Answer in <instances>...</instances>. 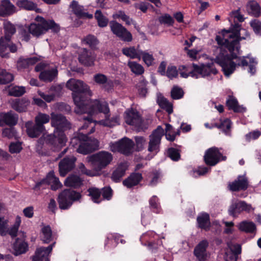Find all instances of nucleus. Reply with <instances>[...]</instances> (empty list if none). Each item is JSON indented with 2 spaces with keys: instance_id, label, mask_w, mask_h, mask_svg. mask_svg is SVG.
Here are the masks:
<instances>
[{
  "instance_id": "nucleus-4",
  "label": "nucleus",
  "mask_w": 261,
  "mask_h": 261,
  "mask_svg": "<svg viewBox=\"0 0 261 261\" xmlns=\"http://www.w3.org/2000/svg\"><path fill=\"white\" fill-rule=\"evenodd\" d=\"M5 36L0 39V56L2 58H7L9 51L15 53L17 48L16 45L11 41V38L16 31L15 25L9 21H5L3 24Z\"/></svg>"
},
{
  "instance_id": "nucleus-63",
  "label": "nucleus",
  "mask_w": 261,
  "mask_h": 261,
  "mask_svg": "<svg viewBox=\"0 0 261 261\" xmlns=\"http://www.w3.org/2000/svg\"><path fill=\"white\" fill-rule=\"evenodd\" d=\"M113 191L110 187H105L102 189L101 194L104 199L110 200L112 196Z\"/></svg>"
},
{
  "instance_id": "nucleus-13",
  "label": "nucleus",
  "mask_w": 261,
  "mask_h": 261,
  "mask_svg": "<svg viewBox=\"0 0 261 261\" xmlns=\"http://www.w3.org/2000/svg\"><path fill=\"white\" fill-rule=\"evenodd\" d=\"M125 122L135 127L138 132L143 130V120L139 112L134 109H127L124 113Z\"/></svg>"
},
{
  "instance_id": "nucleus-26",
  "label": "nucleus",
  "mask_w": 261,
  "mask_h": 261,
  "mask_svg": "<svg viewBox=\"0 0 261 261\" xmlns=\"http://www.w3.org/2000/svg\"><path fill=\"white\" fill-rule=\"evenodd\" d=\"M18 120V115L12 111L0 113V125H3V123H5L10 126H14L17 124Z\"/></svg>"
},
{
  "instance_id": "nucleus-56",
  "label": "nucleus",
  "mask_w": 261,
  "mask_h": 261,
  "mask_svg": "<svg viewBox=\"0 0 261 261\" xmlns=\"http://www.w3.org/2000/svg\"><path fill=\"white\" fill-rule=\"evenodd\" d=\"M165 130V136L167 140L171 142L173 141L175 139L176 134L172 126L169 124H166Z\"/></svg>"
},
{
  "instance_id": "nucleus-27",
  "label": "nucleus",
  "mask_w": 261,
  "mask_h": 261,
  "mask_svg": "<svg viewBox=\"0 0 261 261\" xmlns=\"http://www.w3.org/2000/svg\"><path fill=\"white\" fill-rule=\"evenodd\" d=\"M72 12L80 18H93V15L84 11V7L79 5L78 2L72 1L69 5Z\"/></svg>"
},
{
  "instance_id": "nucleus-47",
  "label": "nucleus",
  "mask_w": 261,
  "mask_h": 261,
  "mask_svg": "<svg viewBox=\"0 0 261 261\" xmlns=\"http://www.w3.org/2000/svg\"><path fill=\"white\" fill-rule=\"evenodd\" d=\"M50 120H51V116L49 115L39 112L35 118V122L44 126V124L48 123Z\"/></svg>"
},
{
  "instance_id": "nucleus-37",
  "label": "nucleus",
  "mask_w": 261,
  "mask_h": 261,
  "mask_svg": "<svg viewBox=\"0 0 261 261\" xmlns=\"http://www.w3.org/2000/svg\"><path fill=\"white\" fill-rule=\"evenodd\" d=\"M16 5L27 10H35L37 13H40L41 11L40 9L37 8L36 3L29 0H18Z\"/></svg>"
},
{
  "instance_id": "nucleus-34",
  "label": "nucleus",
  "mask_w": 261,
  "mask_h": 261,
  "mask_svg": "<svg viewBox=\"0 0 261 261\" xmlns=\"http://www.w3.org/2000/svg\"><path fill=\"white\" fill-rule=\"evenodd\" d=\"M126 163H121L112 173L111 178L115 182H118L124 175L125 171L127 169Z\"/></svg>"
},
{
  "instance_id": "nucleus-10",
  "label": "nucleus",
  "mask_w": 261,
  "mask_h": 261,
  "mask_svg": "<svg viewBox=\"0 0 261 261\" xmlns=\"http://www.w3.org/2000/svg\"><path fill=\"white\" fill-rule=\"evenodd\" d=\"M236 50L230 53V57L228 55H224L223 53H220L215 59V62L219 64L222 68L224 74L226 76H229L236 69L237 64L232 61L233 59H237L236 54L239 53Z\"/></svg>"
},
{
  "instance_id": "nucleus-20",
  "label": "nucleus",
  "mask_w": 261,
  "mask_h": 261,
  "mask_svg": "<svg viewBox=\"0 0 261 261\" xmlns=\"http://www.w3.org/2000/svg\"><path fill=\"white\" fill-rule=\"evenodd\" d=\"M76 158L74 156H66L61 160L59 163L60 175L64 177L75 167Z\"/></svg>"
},
{
  "instance_id": "nucleus-45",
  "label": "nucleus",
  "mask_w": 261,
  "mask_h": 261,
  "mask_svg": "<svg viewBox=\"0 0 261 261\" xmlns=\"http://www.w3.org/2000/svg\"><path fill=\"white\" fill-rule=\"evenodd\" d=\"M14 80V75L6 70L0 69V84H6Z\"/></svg>"
},
{
  "instance_id": "nucleus-53",
  "label": "nucleus",
  "mask_w": 261,
  "mask_h": 261,
  "mask_svg": "<svg viewBox=\"0 0 261 261\" xmlns=\"http://www.w3.org/2000/svg\"><path fill=\"white\" fill-rule=\"evenodd\" d=\"M146 84L147 82L145 80L141 79L136 85L139 94L141 97H145L147 93Z\"/></svg>"
},
{
  "instance_id": "nucleus-61",
  "label": "nucleus",
  "mask_w": 261,
  "mask_h": 261,
  "mask_svg": "<svg viewBox=\"0 0 261 261\" xmlns=\"http://www.w3.org/2000/svg\"><path fill=\"white\" fill-rule=\"evenodd\" d=\"M166 74L170 79L176 77L178 75V71L176 67L174 66H169L167 68Z\"/></svg>"
},
{
  "instance_id": "nucleus-9",
  "label": "nucleus",
  "mask_w": 261,
  "mask_h": 261,
  "mask_svg": "<svg viewBox=\"0 0 261 261\" xmlns=\"http://www.w3.org/2000/svg\"><path fill=\"white\" fill-rule=\"evenodd\" d=\"M81 193L71 189H65L58 196V202L60 208L67 210L75 201H79L82 198Z\"/></svg>"
},
{
  "instance_id": "nucleus-12",
  "label": "nucleus",
  "mask_w": 261,
  "mask_h": 261,
  "mask_svg": "<svg viewBox=\"0 0 261 261\" xmlns=\"http://www.w3.org/2000/svg\"><path fill=\"white\" fill-rule=\"evenodd\" d=\"M51 126L55 128L54 133L64 134V131L70 128L71 124L66 117L61 114L51 113Z\"/></svg>"
},
{
  "instance_id": "nucleus-17",
  "label": "nucleus",
  "mask_w": 261,
  "mask_h": 261,
  "mask_svg": "<svg viewBox=\"0 0 261 261\" xmlns=\"http://www.w3.org/2000/svg\"><path fill=\"white\" fill-rule=\"evenodd\" d=\"M205 163L210 166H214L221 160H225L226 157L223 156L218 148L213 147L208 149L205 152L204 157Z\"/></svg>"
},
{
  "instance_id": "nucleus-1",
  "label": "nucleus",
  "mask_w": 261,
  "mask_h": 261,
  "mask_svg": "<svg viewBox=\"0 0 261 261\" xmlns=\"http://www.w3.org/2000/svg\"><path fill=\"white\" fill-rule=\"evenodd\" d=\"M66 86L72 91V96L76 106L74 112L78 114L87 113L90 106V103L93 100L84 99L82 95L86 94L89 96H92V92L89 86L83 81L74 79L68 80Z\"/></svg>"
},
{
  "instance_id": "nucleus-41",
  "label": "nucleus",
  "mask_w": 261,
  "mask_h": 261,
  "mask_svg": "<svg viewBox=\"0 0 261 261\" xmlns=\"http://www.w3.org/2000/svg\"><path fill=\"white\" fill-rule=\"evenodd\" d=\"M41 238L44 243H49L53 240L52 230L49 226H45L42 228Z\"/></svg>"
},
{
  "instance_id": "nucleus-14",
  "label": "nucleus",
  "mask_w": 261,
  "mask_h": 261,
  "mask_svg": "<svg viewBox=\"0 0 261 261\" xmlns=\"http://www.w3.org/2000/svg\"><path fill=\"white\" fill-rule=\"evenodd\" d=\"M134 146V142L125 137L118 142L110 144V150L112 152H120L125 155L132 153Z\"/></svg>"
},
{
  "instance_id": "nucleus-30",
  "label": "nucleus",
  "mask_w": 261,
  "mask_h": 261,
  "mask_svg": "<svg viewBox=\"0 0 261 261\" xmlns=\"http://www.w3.org/2000/svg\"><path fill=\"white\" fill-rule=\"evenodd\" d=\"M15 11V6L9 0H2L0 4V16L10 15Z\"/></svg>"
},
{
  "instance_id": "nucleus-29",
  "label": "nucleus",
  "mask_w": 261,
  "mask_h": 261,
  "mask_svg": "<svg viewBox=\"0 0 261 261\" xmlns=\"http://www.w3.org/2000/svg\"><path fill=\"white\" fill-rule=\"evenodd\" d=\"M38 61L39 59L36 57L29 58L20 57L17 61V68L18 70H22L28 68L31 66L35 64Z\"/></svg>"
},
{
  "instance_id": "nucleus-58",
  "label": "nucleus",
  "mask_w": 261,
  "mask_h": 261,
  "mask_svg": "<svg viewBox=\"0 0 261 261\" xmlns=\"http://www.w3.org/2000/svg\"><path fill=\"white\" fill-rule=\"evenodd\" d=\"M8 221L3 217H0V234L6 236L8 231Z\"/></svg>"
},
{
  "instance_id": "nucleus-19",
  "label": "nucleus",
  "mask_w": 261,
  "mask_h": 261,
  "mask_svg": "<svg viewBox=\"0 0 261 261\" xmlns=\"http://www.w3.org/2000/svg\"><path fill=\"white\" fill-rule=\"evenodd\" d=\"M249 187V181L246 175H239L233 181L228 184L227 188L232 192L244 191Z\"/></svg>"
},
{
  "instance_id": "nucleus-22",
  "label": "nucleus",
  "mask_w": 261,
  "mask_h": 261,
  "mask_svg": "<svg viewBox=\"0 0 261 261\" xmlns=\"http://www.w3.org/2000/svg\"><path fill=\"white\" fill-rule=\"evenodd\" d=\"M45 184L50 185L51 189L53 190H56L62 187V184L60 182L59 178L55 176L54 172H49L45 179L36 184L34 189L39 188L41 185Z\"/></svg>"
},
{
  "instance_id": "nucleus-35",
  "label": "nucleus",
  "mask_w": 261,
  "mask_h": 261,
  "mask_svg": "<svg viewBox=\"0 0 261 261\" xmlns=\"http://www.w3.org/2000/svg\"><path fill=\"white\" fill-rule=\"evenodd\" d=\"M142 179V176L139 173H133L127 178L123 180V184L128 188H130L137 185Z\"/></svg>"
},
{
  "instance_id": "nucleus-42",
  "label": "nucleus",
  "mask_w": 261,
  "mask_h": 261,
  "mask_svg": "<svg viewBox=\"0 0 261 261\" xmlns=\"http://www.w3.org/2000/svg\"><path fill=\"white\" fill-rule=\"evenodd\" d=\"M199 227L207 230L210 226V216L207 214H203L197 218Z\"/></svg>"
},
{
  "instance_id": "nucleus-44",
  "label": "nucleus",
  "mask_w": 261,
  "mask_h": 261,
  "mask_svg": "<svg viewBox=\"0 0 261 261\" xmlns=\"http://www.w3.org/2000/svg\"><path fill=\"white\" fill-rule=\"evenodd\" d=\"M158 103L160 107L170 114L173 112V106L166 98L162 97L158 99Z\"/></svg>"
},
{
  "instance_id": "nucleus-55",
  "label": "nucleus",
  "mask_w": 261,
  "mask_h": 261,
  "mask_svg": "<svg viewBox=\"0 0 261 261\" xmlns=\"http://www.w3.org/2000/svg\"><path fill=\"white\" fill-rule=\"evenodd\" d=\"M88 191L89 195L91 197L93 201L94 202L99 203V201L98 199L101 195V191L99 189L96 188H89Z\"/></svg>"
},
{
  "instance_id": "nucleus-16",
  "label": "nucleus",
  "mask_w": 261,
  "mask_h": 261,
  "mask_svg": "<svg viewBox=\"0 0 261 261\" xmlns=\"http://www.w3.org/2000/svg\"><path fill=\"white\" fill-rule=\"evenodd\" d=\"M164 135V129L161 126H158L156 129L153 130L149 136L148 151L155 153L159 151L161 139Z\"/></svg>"
},
{
  "instance_id": "nucleus-64",
  "label": "nucleus",
  "mask_w": 261,
  "mask_h": 261,
  "mask_svg": "<svg viewBox=\"0 0 261 261\" xmlns=\"http://www.w3.org/2000/svg\"><path fill=\"white\" fill-rule=\"evenodd\" d=\"M62 87L60 85L52 86L49 89V91L53 92L52 95H55V97L56 96H60L62 93Z\"/></svg>"
},
{
  "instance_id": "nucleus-28",
  "label": "nucleus",
  "mask_w": 261,
  "mask_h": 261,
  "mask_svg": "<svg viewBox=\"0 0 261 261\" xmlns=\"http://www.w3.org/2000/svg\"><path fill=\"white\" fill-rule=\"evenodd\" d=\"M93 81L106 90L111 89L113 87V83L106 75L102 73H97L93 76Z\"/></svg>"
},
{
  "instance_id": "nucleus-52",
  "label": "nucleus",
  "mask_w": 261,
  "mask_h": 261,
  "mask_svg": "<svg viewBox=\"0 0 261 261\" xmlns=\"http://www.w3.org/2000/svg\"><path fill=\"white\" fill-rule=\"evenodd\" d=\"M215 126L221 129L225 134L229 135L231 127V122L229 119H226L221 122L220 124L215 123Z\"/></svg>"
},
{
  "instance_id": "nucleus-57",
  "label": "nucleus",
  "mask_w": 261,
  "mask_h": 261,
  "mask_svg": "<svg viewBox=\"0 0 261 261\" xmlns=\"http://www.w3.org/2000/svg\"><path fill=\"white\" fill-rule=\"evenodd\" d=\"M184 93L182 89L177 86L174 87L171 91V97L174 99H178L182 98Z\"/></svg>"
},
{
  "instance_id": "nucleus-54",
  "label": "nucleus",
  "mask_w": 261,
  "mask_h": 261,
  "mask_svg": "<svg viewBox=\"0 0 261 261\" xmlns=\"http://www.w3.org/2000/svg\"><path fill=\"white\" fill-rule=\"evenodd\" d=\"M82 42L92 48L95 47L98 43L97 39L92 35L87 36L82 40Z\"/></svg>"
},
{
  "instance_id": "nucleus-51",
  "label": "nucleus",
  "mask_w": 261,
  "mask_h": 261,
  "mask_svg": "<svg viewBox=\"0 0 261 261\" xmlns=\"http://www.w3.org/2000/svg\"><path fill=\"white\" fill-rule=\"evenodd\" d=\"M226 105L229 109L232 110L235 112L241 111L242 108L239 106L238 101L233 97H230L226 101Z\"/></svg>"
},
{
  "instance_id": "nucleus-38",
  "label": "nucleus",
  "mask_w": 261,
  "mask_h": 261,
  "mask_svg": "<svg viewBox=\"0 0 261 261\" xmlns=\"http://www.w3.org/2000/svg\"><path fill=\"white\" fill-rule=\"evenodd\" d=\"M246 10L249 15L257 17L260 14V7L259 4L254 1L249 2L246 5Z\"/></svg>"
},
{
  "instance_id": "nucleus-36",
  "label": "nucleus",
  "mask_w": 261,
  "mask_h": 261,
  "mask_svg": "<svg viewBox=\"0 0 261 261\" xmlns=\"http://www.w3.org/2000/svg\"><path fill=\"white\" fill-rule=\"evenodd\" d=\"M83 184L82 179L77 175L71 174L64 181V185L67 187L77 188Z\"/></svg>"
},
{
  "instance_id": "nucleus-31",
  "label": "nucleus",
  "mask_w": 261,
  "mask_h": 261,
  "mask_svg": "<svg viewBox=\"0 0 261 261\" xmlns=\"http://www.w3.org/2000/svg\"><path fill=\"white\" fill-rule=\"evenodd\" d=\"M13 250L16 256L25 253L28 250V244L24 240L17 238L13 244Z\"/></svg>"
},
{
  "instance_id": "nucleus-15",
  "label": "nucleus",
  "mask_w": 261,
  "mask_h": 261,
  "mask_svg": "<svg viewBox=\"0 0 261 261\" xmlns=\"http://www.w3.org/2000/svg\"><path fill=\"white\" fill-rule=\"evenodd\" d=\"M111 31L114 35L124 42H130L133 40L132 34L121 24L116 21H111L109 24Z\"/></svg>"
},
{
  "instance_id": "nucleus-59",
  "label": "nucleus",
  "mask_w": 261,
  "mask_h": 261,
  "mask_svg": "<svg viewBox=\"0 0 261 261\" xmlns=\"http://www.w3.org/2000/svg\"><path fill=\"white\" fill-rule=\"evenodd\" d=\"M167 154L168 156L174 161H178L180 157L178 150L174 148H169L167 151Z\"/></svg>"
},
{
  "instance_id": "nucleus-48",
  "label": "nucleus",
  "mask_w": 261,
  "mask_h": 261,
  "mask_svg": "<svg viewBox=\"0 0 261 261\" xmlns=\"http://www.w3.org/2000/svg\"><path fill=\"white\" fill-rule=\"evenodd\" d=\"M142 57L143 62L147 66L153 65L154 58L152 54L146 51L141 50L140 53V58Z\"/></svg>"
},
{
  "instance_id": "nucleus-43",
  "label": "nucleus",
  "mask_w": 261,
  "mask_h": 261,
  "mask_svg": "<svg viewBox=\"0 0 261 261\" xmlns=\"http://www.w3.org/2000/svg\"><path fill=\"white\" fill-rule=\"evenodd\" d=\"M8 90L9 95L15 97L21 96L25 92L24 87L17 86H10Z\"/></svg>"
},
{
  "instance_id": "nucleus-5",
  "label": "nucleus",
  "mask_w": 261,
  "mask_h": 261,
  "mask_svg": "<svg viewBox=\"0 0 261 261\" xmlns=\"http://www.w3.org/2000/svg\"><path fill=\"white\" fill-rule=\"evenodd\" d=\"M179 69L180 71V74L181 76L185 78L189 76L197 78L198 74L201 75L202 77L209 76L212 74L215 75L218 72L213 63L200 66L195 64L187 67L181 66Z\"/></svg>"
},
{
  "instance_id": "nucleus-8",
  "label": "nucleus",
  "mask_w": 261,
  "mask_h": 261,
  "mask_svg": "<svg viewBox=\"0 0 261 261\" xmlns=\"http://www.w3.org/2000/svg\"><path fill=\"white\" fill-rule=\"evenodd\" d=\"M113 155L109 152L101 151L87 157L95 172H98L105 169L112 162Z\"/></svg>"
},
{
  "instance_id": "nucleus-46",
  "label": "nucleus",
  "mask_w": 261,
  "mask_h": 261,
  "mask_svg": "<svg viewBox=\"0 0 261 261\" xmlns=\"http://www.w3.org/2000/svg\"><path fill=\"white\" fill-rule=\"evenodd\" d=\"M94 17L97 21L98 25L99 27H106L109 22V19L103 15L100 10H96Z\"/></svg>"
},
{
  "instance_id": "nucleus-6",
  "label": "nucleus",
  "mask_w": 261,
  "mask_h": 261,
  "mask_svg": "<svg viewBox=\"0 0 261 261\" xmlns=\"http://www.w3.org/2000/svg\"><path fill=\"white\" fill-rule=\"evenodd\" d=\"M36 23H32L28 27L29 32L33 36L39 37L46 33L49 30L57 33L60 30V26L53 20H46L43 17L37 16L35 19Z\"/></svg>"
},
{
  "instance_id": "nucleus-49",
  "label": "nucleus",
  "mask_w": 261,
  "mask_h": 261,
  "mask_svg": "<svg viewBox=\"0 0 261 261\" xmlns=\"http://www.w3.org/2000/svg\"><path fill=\"white\" fill-rule=\"evenodd\" d=\"M128 66L131 69V71L136 74L140 75L144 73V69L143 67L136 62H128Z\"/></svg>"
},
{
  "instance_id": "nucleus-39",
  "label": "nucleus",
  "mask_w": 261,
  "mask_h": 261,
  "mask_svg": "<svg viewBox=\"0 0 261 261\" xmlns=\"http://www.w3.org/2000/svg\"><path fill=\"white\" fill-rule=\"evenodd\" d=\"M238 229L247 233H253L256 231L255 224L251 221H243L238 225Z\"/></svg>"
},
{
  "instance_id": "nucleus-2",
  "label": "nucleus",
  "mask_w": 261,
  "mask_h": 261,
  "mask_svg": "<svg viewBox=\"0 0 261 261\" xmlns=\"http://www.w3.org/2000/svg\"><path fill=\"white\" fill-rule=\"evenodd\" d=\"M241 25L238 23H235L228 31H224L226 34H224L223 37L216 36V41L221 46V48L224 47L230 53L236 50L238 51L240 49V41L245 39V37L241 36Z\"/></svg>"
},
{
  "instance_id": "nucleus-23",
  "label": "nucleus",
  "mask_w": 261,
  "mask_h": 261,
  "mask_svg": "<svg viewBox=\"0 0 261 261\" xmlns=\"http://www.w3.org/2000/svg\"><path fill=\"white\" fill-rule=\"evenodd\" d=\"M55 244V242L46 248L42 247L37 248L35 255L32 257V261H49L48 256Z\"/></svg>"
},
{
  "instance_id": "nucleus-11",
  "label": "nucleus",
  "mask_w": 261,
  "mask_h": 261,
  "mask_svg": "<svg viewBox=\"0 0 261 261\" xmlns=\"http://www.w3.org/2000/svg\"><path fill=\"white\" fill-rule=\"evenodd\" d=\"M65 134H44L39 140L38 142L41 144H46L54 149H59L64 146L67 142Z\"/></svg>"
},
{
  "instance_id": "nucleus-60",
  "label": "nucleus",
  "mask_w": 261,
  "mask_h": 261,
  "mask_svg": "<svg viewBox=\"0 0 261 261\" xmlns=\"http://www.w3.org/2000/svg\"><path fill=\"white\" fill-rule=\"evenodd\" d=\"M250 24L256 34H261V21L257 19H254L250 22Z\"/></svg>"
},
{
  "instance_id": "nucleus-40",
  "label": "nucleus",
  "mask_w": 261,
  "mask_h": 261,
  "mask_svg": "<svg viewBox=\"0 0 261 261\" xmlns=\"http://www.w3.org/2000/svg\"><path fill=\"white\" fill-rule=\"evenodd\" d=\"M141 50L136 48L134 46L125 47L122 49V53L131 59H138L140 60Z\"/></svg>"
},
{
  "instance_id": "nucleus-21",
  "label": "nucleus",
  "mask_w": 261,
  "mask_h": 261,
  "mask_svg": "<svg viewBox=\"0 0 261 261\" xmlns=\"http://www.w3.org/2000/svg\"><path fill=\"white\" fill-rule=\"evenodd\" d=\"M208 246V242L206 240L200 241L195 247L194 254L199 261H205L208 257L206 249Z\"/></svg>"
},
{
  "instance_id": "nucleus-18",
  "label": "nucleus",
  "mask_w": 261,
  "mask_h": 261,
  "mask_svg": "<svg viewBox=\"0 0 261 261\" xmlns=\"http://www.w3.org/2000/svg\"><path fill=\"white\" fill-rule=\"evenodd\" d=\"M254 210L251 204L247 203L244 201H240L231 204L228 209V213L233 217H237L243 211L250 213Z\"/></svg>"
},
{
  "instance_id": "nucleus-24",
  "label": "nucleus",
  "mask_w": 261,
  "mask_h": 261,
  "mask_svg": "<svg viewBox=\"0 0 261 261\" xmlns=\"http://www.w3.org/2000/svg\"><path fill=\"white\" fill-rule=\"evenodd\" d=\"M27 133L31 138H37L45 130L44 126H42L35 122L34 124L32 121H28L25 124Z\"/></svg>"
},
{
  "instance_id": "nucleus-7",
  "label": "nucleus",
  "mask_w": 261,
  "mask_h": 261,
  "mask_svg": "<svg viewBox=\"0 0 261 261\" xmlns=\"http://www.w3.org/2000/svg\"><path fill=\"white\" fill-rule=\"evenodd\" d=\"M79 141H83L79 145L77 151L84 154L90 153L99 148V141L95 138H91L83 133H79L77 136L74 137L71 140V144L73 146L77 144Z\"/></svg>"
},
{
  "instance_id": "nucleus-32",
  "label": "nucleus",
  "mask_w": 261,
  "mask_h": 261,
  "mask_svg": "<svg viewBox=\"0 0 261 261\" xmlns=\"http://www.w3.org/2000/svg\"><path fill=\"white\" fill-rule=\"evenodd\" d=\"M29 103V101L24 99H15L11 102V107L16 111L21 113L26 111Z\"/></svg>"
},
{
  "instance_id": "nucleus-25",
  "label": "nucleus",
  "mask_w": 261,
  "mask_h": 261,
  "mask_svg": "<svg viewBox=\"0 0 261 261\" xmlns=\"http://www.w3.org/2000/svg\"><path fill=\"white\" fill-rule=\"evenodd\" d=\"M79 62L87 66H91L94 65L95 56L91 51L86 48L80 50L79 58Z\"/></svg>"
},
{
  "instance_id": "nucleus-50",
  "label": "nucleus",
  "mask_w": 261,
  "mask_h": 261,
  "mask_svg": "<svg viewBox=\"0 0 261 261\" xmlns=\"http://www.w3.org/2000/svg\"><path fill=\"white\" fill-rule=\"evenodd\" d=\"M20 223V217L17 216L15 219V222L13 225L10 229L8 228V231L7 234H9L12 238L16 237Z\"/></svg>"
},
{
  "instance_id": "nucleus-62",
  "label": "nucleus",
  "mask_w": 261,
  "mask_h": 261,
  "mask_svg": "<svg viewBox=\"0 0 261 261\" xmlns=\"http://www.w3.org/2000/svg\"><path fill=\"white\" fill-rule=\"evenodd\" d=\"M21 149V144L19 143H11L9 146V151L12 153H19Z\"/></svg>"
},
{
  "instance_id": "nucleus-3",
  "label": "nucleus",
  "mask_w": 261,
  "mask_h": 261,
  "mask_svg": "<svg viewBox=\"0 0 261 261\" xmlns=\"http://www.w3.org/2000/svg\"><path fill=\"white\" fill-rule=\"evenodd\" d=\"M89 109L86 113L92 115L100 112L105 114V119L97 122L98 124L105 126L112 127L119 123V118L118 116L110 117V109L106 101L95 99L91 101Z\"/></svg>"
},
{
  "instance_id": "nucleus-33",
  "label": "nucleus",
  "mask_w": 261,
  "mask_h": 261,
  "mask_svg": "<svg viewBox=\"0 0 261 261\" xmlns=\"http://www.w3.org/2000/svg\"><path fill=\"white\" fill-rule=\"evenodd\" d=\"M57 75L58 70L56 68H54L41 71L39 77L43 82H51L57 77Z\"/></svg>"
}]
</instances>
